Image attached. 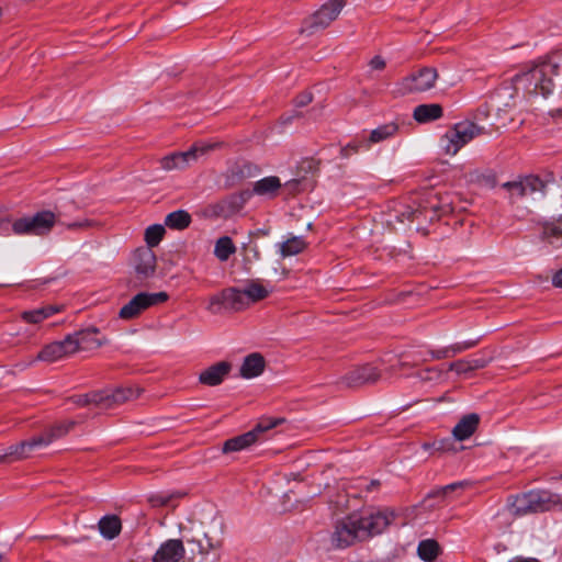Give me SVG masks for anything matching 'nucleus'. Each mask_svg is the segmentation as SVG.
I'll return each mask as SVG.
<instances>
[{"label": "nucleus", "instance_id": "obj_1", "mask_svg": "<svg viewBox=\"0 0 562 562\" xmlns=\"http://www.w3.org/2000/svg\"><path fill=\"white\" fill-rule=\"evenodd\" d=\"M394 517V513L387 509H369L350 514L337 520L331 533V544L336 549H346L357 541L381 535Z\"/></svg>", "mask_w": 562, "mask_h": 562}, {"label": "nucleus", "instance_id": "obj_2", "mask_svg": "<svg viewBox=\"0 0 562 562\" xmlns=\"http://www.w3.org/2000/svg\"><path fill=\"white\" fill-rule=\"evenodd\" d=\"M182 539H169L162 542L153 557V562H178L184 555L183 542L192 546L190 549L193 555H205L210 550L217 547L218 541L214 540L203 530L191 535L186 528H181Z\"/></svg>", "mask_w": 562, "mask_h": 562}, {"label": "nucleus", "instance_id": "obj_3", "mask_svg": "<svg viewBox=\"0 0 562 562\" xmlns=\"http://www.w3.org/2000/svg\"><path fill=\"white\" fill-rule=\"evenodd\" d=\"M74 425L75 423L71 420L63 422L45 429L38 436L23 440L16 445H11L2 449L0 461L7 462L26 459L34 450L46 448L55 440L67 435Z\"/></svg>", "mask_w": 562, "mask_h": 562}, {"label": "nucleus", "instance_id": "obj_4", "mask_svg": "<svg viewBox=\"0 0 562 562\" xmlns=\"http://www.w3.org/2000/svg\"><path fill=\"white\" fill-rule=\"evenodd\" d=\"M559 66L550 60L542 61L527 71L515 76L516 89L524 86L529 97L542 95L548 98L554 90L552 77L557 75Z\"/></svg>", "mask_w": 562, "mask_h": 562}, {"label": "nucleus", "instance_id": "obj_5", "mask_svg": "<svg viewBox=\"0 0 562 562\" xmlns=\"http://www.w3.org/2000/svg\"><path fill=\"white\" fill-rule=\"evenodd\" d=\"M285 422L282 417H262L247 432L235 436L224 441L222 451L224 453L238 452L248 449L252 445L265 439L263 435Z\"/></svg>", "mask_w": 562, "mask_h": 562}, {"label": "nucleus", "instance_id": "obj_6", "mask_svg": "<svg viewBox=\"0 0 562 562\" xmlns=\"http://www.w3.org/2000/svg\"><path fill=\"white\" fill-rule=\"evenodd\" d=\"M482 128L470 121L456 123L440 139L445 154L456 155L464 145L481 133Z\"/></svg>", "mask_w": 562, "mask_h": 562}, {"label": "nucleus", "instance_id": "obj_7", "mask_svg": "<svg viewBox=\"0 0 562 562\" xmlns=\"http://www.w3.org/2000/svg\"><path fill=\"white\" fill-rule=\"evenodd\" d=\"M138 391L132 387H117L113 391L103 390L78 395L75 403L78 406L94 404L101 407H111L125 401L138 397Z\"/></svg>", "mask_w": 562, "mask_h": 562}, {"label": "nucleus", "instance_id": "obj_8", "mask_svg": "<svg viewBox=\"0 0 562 562\" xmlns=\"http://www.w3.org/2000/svg\"><path fill=\"white\" fill-rule=\"evenodd\" d=\"M59 223L55 213L52 211H40L33 215L23 216L15 220L11 227L16 235H44L47 234L52 227Z\"/></svg>", "mask_w": 562, "mask_h": 562}, {"label": "nucleus", "instance_id": "obj_9", "mask_svg": "<svg viewBox=\"0 0 562 562\" xmlns=\"http://www.w3.org/2000/svg\"><path fill=\"white\" fill-rule=\"evenodd\" d=\"M250 199L246 190L231 194L215 203L209 204L203 210V215L210 218H228L238 213Z\"/></svg>", "mask_w": 562, "mask_h": 562}, {"label": "nucleus", "instance_id": "obj_10", "mask_svg": "<svg viewBox=\"0 0 562 562\" xmlns=\"http://www.w3.org/2000/svg\"><path fill=\"white\" fill-rule=\"evenodd\" d=\"M167 300L168 294L162 291L156 293L139 292L121 307L119 315L123 319H132L146 308L164 303Z\"/></svg>", "mask_w": 562, "mask_h": 562}, {"label": "nucleus", "instance_id": "obj_11", "mask_svg": "<svg viewBox=\"0 0 562 562\" xmlns=\"http://www.w3.org/2000/svg\"><path fill=\"white\" fill-rule=\"evenodd\" d=\"M248 306L244 290L228 288L210 299L209 310L217 313L221 307L229 311H241Z\"/></svg>", "mask_w": 562, "mask_h": 562}, {"label": "nucleus", "instance_id": "obj_12", "mask_svg": "<svg viewBox=\"0 0 562 562\" xmlns=\"http://www.w3.org/2000/svg\"><path fill=\"white\" fill-rule=\"evenodd\" d=\"M437 79V70L431 67L422 68L418 72L404 78L398 85L403 94L424 92L431 89Z\"/></svg>", "mask_w": 562, "mask_h": 562}, {"label": "nucleus", "instance_id": "obj_13", "mask_svg": "<svg viewBox=\"0 0 562 562\" xmlns=\"http://www.w3.org/2000/svg\"><path fill=\"white\" fill-rule=\"evenodd\" d=\"M209 147L193 145L186 151H175L160 159V167L165 171L179 170L188 167L192 161L206 151Z\"/></svg>", "mask_w": 562, "mask_h": 562}, {"label": "nucleus", "instance_id": "obj_14", "mask_svg": "<svg viewBox=\"0 0 562 562\" xmlns=\"http://www.w3.org/2000/svg\"><path fill=\"white\" fill-rule=\"evenodd\" d=\"M342 7V0H329L323 4L310 19V24L306 29L308 34H312L315 30L328 26L338 16Z\"/></svg>", "mask_w": 562, "mask_h": 562}, {"label": "nucleus", "instance_id": "obj_15", "mask_svg": "<svg viewBox=\"0 0 562 562\" xmlns=\"http://www.w3.org/2000/svg\"><path fill=\"white\" fill-rule=\"evenodd\" d=\"M99 333V328L89 326L87 328L76 330L68 334V338L71 340L74 346V353L79 349L90 350L101 347L105 344V339H99L95 335Z\"/></svg>", "mask_w": 562, "mask_h": 562}, {"label": "nucleus", "instance_id": "obj_16", "mask_svg": "<svg viewBox=\"0 0 562 562\" xmlns=\"http://www.w3.org/2000/svg\"><path fill=\"white\" fill-rule=\"evenodd\" d=\"M528 498L531 513H542L550 510L553 506L561 503V496L547 490L528 491Z\"/></svg>", "mask_w": 562, "mask_h": 562}, {"label": "nucleus", "instance_id": "obj_17", "mask_svg": "<svg viewBox=\"0 0 562 562\" xmlns=\"http://www.w3.org/2000/svg\"><path fill=\"white\" fill-rule=\"evenodd\" d=\"M70 338L66 336L63 340L46 345L37 355V360L45 362H55L66 356L74 353V346Z\"/></svg>", "mask_w": 562, "mask_h": 562}, {"label": "nucleus", "instance_id": "obj_18", "mask_svg": "<svg viewBox=\"0 0 562 562\" xmlns=\"http://www.w3.org/2000/svg\"><path fill=\"white\" fill-rule=\"evenodd\" d=\"M134 268L138 276L143 278L151 277L156 269V256L149 248L143 247L134 254Z\"/></svg>", "mask_w": 562, "mask_h": 562}, {"label": "nucleus", "instance_id": "obj_19", "mask_svg": "<svg viewBox=\"0 0 562 562\" xmlns=\"http://www.w3.org/2000/svg\"><path fill=\"white\" fill-rule=\"evenodd\" d=\"M281 187L282 183L279 177L268 176L254 182L252 189L246 191L250 193V198L257 195L270 200L278 195V192L281 189Z\"/></svg>", "mask_w": 562, "mask_h": 562}, {"label": "nucleus", "instance_id": "obj_20", "mask_svg": "<svg viewBox=\"0 0 562 562\" xmlns=\"http://www.w3.org/2000/svg\"><path fill=\"white\" fill-rule=\"evenodd\" d=\"M379 378V372L375 367L370 364H364L358 368H355L350 372H348L344 381L348 386H359L366 383H371L376 381Z\"/></svg>", "mask_w": 562, "mask_h": 562}, {"label": "nucleus", "instance_id": "obj_21", "mask_svg": "<svg viewBox=\"0 0 562 562\" xmlns=\"http://www.w3.org/2000/svg\"><path fill=\"white\" fill-rule=\"evenodd\" d=\"M231 369L232 366L229 362H217L202 371L199 375V381L204 385L216 386L224 381Z\"/></svg>", "mask_w": 562, "mask_h": 562}, {"label": "nucleus", "instance_id": "obj_22", "mask_svg": "<svg viewBox=\"0 0 562 562\" xmlns=\"http://www.w3.org/2000/svg\"><path fill=\"white\" fill-rule=\"evenodd\" d=\"M430 215L428 216V206L419 204L418 206H412V205H403L401 206V210L396 211L395 218L401 222L405 223L406 221L411 222L415 218H419L420 216H424V218H429L430 221L437 216V204H430Z\"/></svg>", "mask_w": 562, "mask_h": 562}, {"label": "nucleus", "instance_id": "obj_23", "mask_svg": "<svg viewBox=\"0 0 562 562\" xmlns=\"http://www.w3.org/2000/svg\"><path fill=\"white\" fill-rule=\"evenodd\" d=\"M265 366V359L260 353H250L244 358L239 374L241 378L247 380L257 378L263 372Z\"/></svg>", "mask_w": 562, "mask_h": 562}, {"label": "nucleus", "instance_id": "obj_24", "mask_svg": "<svg viewBox=\"0 0 562 562\" xmlns=\"http://www.w3.org/2000/svg\"><path fill=\"white\" fill-rule=\"evenodd\" d=\"M480 423V416L475 413L464 415L453 427L452 435L459 440L463 441L470 438L476 430Z\"/></svg>", "mask_w": 562, "mask_h": 562}, {"label": "nucleus", "instance_id": "obj_25", "mask_svg": "<svg viewBox=\"0 0 562 562\" xmlns=\"http://www.w3.org/2000/svg\"><path fill=\"white\" fill-rule=\"evenodd\" d=\"M479 340L480 338L463 340L436 350H428L427 353L431 359H445L453 357L460 352L473 348L479 342Z\"/></svg>", "mask_w": 562, "mask_h": 562}, {"label": "nucleus", "instance_id": "obj_26", "mask_svg": "<svg viewBox=\"0 0 562 562\" xmlns=\"http://www.w3.org/2000/svg\"><path fill=\"white\" fill-rule=\"evenodd\" d=\"M413 116L418 123H428L442 116V108L437 103L419 104L414 109Z\"/></svg>", "mask_w": 562, "mask_h": 562}, {"label": "nucleus", "instance_id": "obj_27", "mask_svg": "<svg viewBox=\"0 0 562 562\" xmlns=\"http://www.w3.org/2000/svg\"><path fill=\"white\" fill-rule=\"evenodd\" d=\"M506 506L510 514L517 517L530 514L528 492L517 495H510L507 499Z\"/></svg>", "mask_w": 562, "mask_h": 562}, {"label": "nucleus", "instance_id": "obj_28", "mask_svg": "<svg viewBox=\"0 0 562 562\" xmlns=\"http://www.w3.org/2000/svg\"><path fill=\"white\" fill-rule=\"evenodd\" d=\"M98 526L100 535L108 540H112L119 536L122 528L121 520L114 515L102 517Z\"/></svg>", "mask_w": 562, "mask_h": 562}, {"label": "nucleus", "instance_id": "obj_29", "mask_svg": "<svg viewBox=\"0 0 562 562\" xmlns=\"http://www.w3.org/2000/svg\"><path fill=\"white\" fill-rule=\"evenodd\" d=\"M59 312L58 306L48 305L38 308H34L31 311H24L21 315L22 319L30 324H38L44 319L50 317L55 313Z\"/></svg>", "mask_w": 562, "mask_h": 562}, {"label": "nucleus", "instance_id": "obj_30", "mask_svg": "<svg viewBox=\"0 0 562 562\" xmlns=\"http://www.w3.org/2000/svg\"><path fill=\"white\" fill-rule=\"evenodd\" d=\"M283 258L295 256L304 250L306 243L301 236H294L283 243L276 245Z\"/></svg>", "mask_w": 562, "mask_h": 562}, {"label": "nucleus", "instance_id": "obj_31", "mask_svg": "<svg viewBox=\"0 0 562 562\" xmlns=\"http://www.w3.org/2000/svg\"><path fill=\"white\" fill-rule=\"evenodd\" d=\"M398 130V125L395 122H389L382 125H379L376 128L372 130L370 136L368 138L370 144H378L390 137L394 136Z\"/></svg>", "mask_w": 562, "mask_h": 562}, {"label": "nucleus", "instance_id": "obj_32", "mask_svg": "<svg viewBox=\"0 0 562 562\" xmlns=\"http://www.w3.org/2000/svg\"><path fill=\"white\" fill-rule=\"evenodd\" d=\"M191 223L190 214L184 210H177L169 213L165 218V225L172 229H184Z\"/></svg>", "mask_w": 562, "mask_h": 562}, {"label": "nucleus", "instance_id": "obj_33", "mask_svg": "<svg viewBox=\"0 0 562 562\" xmlns=\"http://www.w3.org/2000/svg\"><path fill=\"white\" fill-rule=\"evenodd\" d=\"M440 547L435 539H425L418 543L417 554L423 561H434L438 557Z\"/></svg>", "mask_w": 562, "mask_h": 562}, {"label": "nucleus", "instance_id": "obj_34", "mask_svg": "<svg viewBox=\"0 0 562 562\" xmlns=\"http://www.w3.org/2000/svg\"><path fill=\"white\" fill-rule=\"evenodd\" d=\"M236 247L228 236H223L216 240L214 255L220 261H226L234 252Z\"/></svg>", "mask_w": 562, "mask_h": 562}, {"label": "nucleus", "instance_id": "obj_35", "mask_svg": "<svg viewBox=\"0 0 562 562\" xmlns=\"http://www.w3.org/2000/svg\"><path fill=\"white\" fill-rule=\"evenodd\" d=\"M244 293L247 302L249 303L263 300L269 295L270 290L256 281H251L245 286Z\"/></svg>", "mask_w": 562, "mask_h": 562}, {"label": "nucleus", "instance_id": "obj_36", "mask_svg": "<svg viewBox=\"0 0 562 562\" xmlns=\"http://www.w3.org/2000/svg\"><path fill=\"white\" fill-rule=\"evenodd\" d=\"M165 233V226L161 224H153L148 226L145 231V241L147 244L146 248L151 249L153 247L158 246Z\"/></svg>", "mask_w": 562, "mask_h": 562}, {"label": "nucleus", "instance_id": "obj_37", "mask_svg": "<svg viewBox=\"0 0 562 562\" xmlns=\"http://www.w3.org/2000/svg\"><path fill=\"white\" fill-rule=\"evenodd\" d=\"M521 180L526 195H531L538 192L543 193L544 183L539 177L530 175L521 178Z\"/></svg>", "mask_w": 562, "mask_h": 562}, {"label": "nucleus", "instance_id": "obj_38", "mask_svg": "<svg viewBox=\"0 0 562 562\" xmlns=\"http://www.w3.org/2000/svg\"><path fill=\"white\" fill-rule=\"evenodd\" d=\"M176 498L175 494L167 492H157L151 493L148 496V502L153 507H165V506H173V501Z\"/></svg>", "mask_w": 562, "mask_h": 562}, {"label": "nucleus", "instance_id": "obj_39", "mask_svg": "<svg viewBox=\"0 0 562 562\" xmlns=\"http://www.w3.org/2000/svg\"><path fill=\"white\" fill-rule=\"evenodd\" d=\"M502 188L509 193L510 202H515L517 199L526 196L522 180L507 181L502 184Z\"/></svg>", "mask_w": 562, "mask_h": 562}, {"label": "nucleus", "instance_id": "obj_40", "mask_svg": "<svg viewBox=\"0 0 562 562\" xmlns=\"http://www.w3.org/2000/svg\"><path fill=\"white\" fill-rule=\"evenodd\" d=\"M514 92H515V89L512 88V87H504L502 88L498 93H497V98H502V99H508L506 100L505 102H503V105L505 108H512L515 105V95H514Z\"/></svg>", "mask_w": 562, "mask_h": 562}, {"label": "nucleus", "instance_id": "obj_41", "mask_svg": "<svg viewBox=\"0 0 562 562\" xmlns=\"http://www.w3.org/2000/svg\"><path fill=\"white\" fill-rule=\"evenodd\" d=\"M472 482L469 480L457 481L447 485H443L447 497L453 492L465 490L471 486Z\"/></svg>", "mask_w": 562, "mask_h": 562}, {"label": "nucleus", "instance_id": "obj_42", "mask_svg": "<svg viewBox=\"0 0 562 562\" xmlns=\"http://www.w3.org/2000/svg\"><path fill=\"white\" fill-rule=\"evenodd\" d=\"M451 371H454L457 374H463L468 373L471 370V363L465 360H457L454 362H451L449 366Z\"/></svg>", "mask_w": 562, "mask_h": 562}, {"label": "nucleus", "instance_id": "obj_43", "mask_svg": "<svg viewBox=\"0 0 562 562\" xmlns=\"http://www.w3.org/2000/svg\"><path fill=\"white\" fill-rule=\"evenodd\" d=\"M362 146H364L362 143H349L346 147L341 148V156L348 158L352 153H357ZM369 144L366 145L367 148H369Z\"/></svg>", "mask_w": 562, "mask_h": 562}, {"label": "nucleus", "instance_id": "obj_44", "mask_svg": "<svg viewBox=\"0 0 562 562\" xmlns=\"http://www.w3.org/2000/svg\"><path fill=\"white\" fill-rule=\"evenodd\" d=\"M313 100L311 92H302L294 99V105L295 108H303L306 106L308 103H311Z\"/></svg>", "mask_w": 562, "mask_h": 562}, {"label": "nucleus", "instance_id": "obj_45", "mask_svg": "<svg viewBox=\"0 0 562 562\" xmlns=\"http://www.w3.org/2000/svg\"><path fill=\"white\" fill-rule=\"evenodd\" d=\"M426 498H439L441 502L448 499L443 486H436L430 490L427 493Z\"/></svg>", "mask_w": 562, "mask_h": 562}, {"label": "nucleus", "instance_id": "obj_46", "mask_svg": "<svg viewBox=\"0 0 562 562\" xmlns=\"http://www.w3.org/2000/svg\"><path fill=\"white\" fill-rule=\"evenodd\" d=\"M370 67L375 70H381L385 67V61L381 56L376 55L370 60Z\"/></svg>", "mask_w": 562, "mask_h": 562}, {"label": "nucleus", "instance_id": "obj_47", "mask_svg": "<svg viewBox=\"0 0 562 562\" xmlns=\"http://www.w3.org/2000/svg\"><path fill=\"white\" fill-rule=\"evenodd\" d=\"M65 227H67L68 229H78V228H82V227H86L89 225V222L87 220L85 221H74V222H69V223H61Z\"/></svg>", "mask_w": 562, "mask_h": 562}, {"label": "nucleus", "instance_id": "obj_48", "mask_svg": "<svg viewBox=\"0 0 562 562\" xmlns=\"http://www.w3.org/2000/svg\"><path fill=\"white\" fill-rule=\"evenodd\" d=\"M552 284L555 288L562 289V268L558 270L552 277Z\"/></svg>", "mask_w": 562, "mask_h": 562}, {"label": "nucleus", "instance_id": "obj_49", "mask_svg": "<svg viewBox=\"0 0 562 562\" xmlns=\"http://www.w3.org/2000/svg\"><path fill=\"white\" fill-rule=\"evenodd\" d=\"M471 363V370H476L480 368H483L485 366V361L483 359H474L472 361H469Z\"/></svg>", "mask_w": 562, "mask_h": 562}, {"label": "nucleus", "instance_id": "obj_50", "mask_svg": "<svg viewBox=\"0 0 562 562\" xmlns=\"http://www.w3.org/2000/svg\"><path fill=\"white\" fill-rule=\"evenodd\" d=\"M380 485V481L378 480H371L367 486H366V490L368 492H371V491H374L378 486Z\"/></svg>", "mask_w": 562, "mask_h": 562}, {"label": "nucleus", "instance_id": "obj_51", "mask_svg": "<svg viewBox=\"0 0 562 562\" xmlns=\"http://www.w3.org/2000/svg\"><path fill=\"white\" fill-rule=\"evenodd\" d=\"M293 117H294V115L283 116V117L281 119V124H284V125H285V124L291 123V122H292V120H293Z\"/></svg>", "mask_w": 562, "mask_h": 562}, {"label": "nucleus", "instance_id": "obj_52", "mask_svg": "<svg viewBox=\"0 0 562 562\" xmlns=\"http://www.w3.org/2000/svg\"><path fill=\"white\" fill-rule=\"evenodd\" d=\"M285 186L291 187V188H296L299 186V181L295 179H292V180L288 181L285 183Z\"/></svg>", "mask_w": 562, "mask_h": 562}, {"label": "nucleus", "instance_id": "obj_53", "mask_svg": "<svg viewBox=\"0 0 562 562\" xmlns=\"http://www.w3.org/2000/svg\"><path fill=\"white\" fill-rule=\"evenodd\" d=\"M487 181L491 183V186H494L495 184V176L494 175H488L487 176Z\"/></svg>", "mask_w": 562, "mask_h": 562}, {"label": "nucleus", "instance_id": "obj_54", "mask_svg": "<svg viewBox=\"0 0 562 562\" xmlns=\"http://www.w3.org/2000/svg\"><path fill=\"white\" fill-rule=\"evenodd\" d=\"M520 562H540V561L536 558H526V559H522Z\"/></svg>", "mask_w": 562, "mask_h": 562}]
</instances>
